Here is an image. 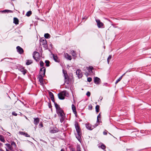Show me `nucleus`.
<instances>
[{"label": "nucleus", "instance_id": "nucleus-38", "mask_svg": "<svg viewBox=\"0 0 151 151\" xmlns=\"http://www.w3.org/2000/svg\"><path fill=\"white\" fill-rule=\"evenodd\" d=\"M77 151H81L80 146L79 145H77Z\"/></svg>", "mask_w": 151, "mask_h": 151}, {"label": "nucleus", "instance_id": "nucleus-58", "mask_svg": "<svg viewBox=\"0 0 151 151\" xmlns=\"http://www.w3.org/2000/svg\"><path fill=\"white\" fill-rule=\"evenodd\" d=\"M2 129L3 130H4V129H3V128H2Z\"/></svg>", "mask_w": 151, "mask_h": 151}, {"label": "nucleus", "instance_id": "nucleus-41", "mask_svg": "<svg viewBox=\"0 0 151 151\" xmlns=\"http://www.w3.org/2000/svg\"><path fill=\"white\" fill-rule=\"evenodd\" d=\"M92 79L91 77H88L87 78V81L90 82L92 81Z\"/></svg>", "mask_w": 151, "mask_h": 151}, {"label": "nucleus", "instance_id": "nucleus-19", "mask_svg": "<svg viewBox=\"0 0 151 151\" xmlns=\"http://www.w3.org/2000/svg\"><path fill=\"white\" fill-rule=\"evenodd\" d=\"M54 105L56 109V112L57 111H58L62 109L60 107V106L58 105L56 103H55Z\"/></svg>", "mask_w": 151, "mask_h": 151}, {"label": "nucleus", "instance_id": "nucleus-1", "mask_svg": "<svg viewBox=\"0 0 151 151\" xmlns=\"http://www.w3.org/2000/svg\"><path fill=\"white\" fill-rule=\"evenodd\" d=\"M5 145L7 148H6V151H14L17 147L14 141L11 142L10 144H6Z\"/></svg>", "mask_w": 151, "mask_h": 151}, {"label": "nucleus", "instance_id": "nucleus-27", "mask_svg": "<svg viewBox=\"0 0 151 151\" xmlns=\"http://www.w3.org/2000/svg\"><path fill=\"white\" fill-rule=\"evenodd\" d=\"M99 106L98 105H97L96 106V111L97 113L99 112Z\"/></svg>", "mask_w": 151, "mask_h": 151}, {"label": "nucleus", "instance_id": "nucleus-10", "mask_svg": "<svg viewBox=\"0 0 151 151\" xmlns=\"http://www.w3.org/2000/svg\"><path fill=\"white\" fill-rule=\"evenodd\" d=\"M96 22L97 23V25L99 28L102 27L104 26V24L100 22L99 19H96Z\"/></svg>", "mask_w": 151, "mask_h": 151}, {"label": "nucleus", "instance_id": "nucleus-59", "mask_svg": "<svg viewBox=\"0 0 151 151\" xmlns=\"http://www.w3.org/2000/svg\"><path fill=\"white\" fill-rule=\"evenodd\" d=\"M143 131H142V132H142V133H143Z\"/></svg>", "mask_w": 151, "mask_h": 151}, {"label": "nucleus", "instance_id": "nucleus-29", "mask_svg": "<svg viewBox=\"0 0 151 151\" xmlns=\"http://www.w3.org/2000/svg\"><path fill=\"white\" fill-rule=\"evenodd\" d=\"M41 42L42 45H45L47 43V41L45 39L41 40Z\"/></svg>", "mask_w": 151, "mask_h": 151}, {"label": "nucleus", "instance_id": "nucleus-30", "mask_svg": "<svg viewBox=\"0 0 151 151\" xmlns=\"http://www.w3.org/2000/svg\"><path fill=\"white\" fill-rule=\"evenodd\" d=\"M2 12H4V13H6V12H7V13H9V12L12 13V11H11V10H9L6 9V10H4L3 11H2Z\"/></svg>", "mask_w": 151, "mask_h": 151}, {"label": "nucleus", "instance_id": "nucleus-15", "mask_svg": "<svg viewBox=\"0 0 151 151\" xmlns=\"http://www.w3.org/2000/svg\"><path fill=\"white\" fill-rule=\"evenodd\" d=\"M17 51L20 54H21L24 52V51L22 48L19 46H18L17 47Z\"/></svg>", "mask_w": 151, "mask_h": 151}, {"label": "nucleus", "instance_id": "nucleus-52", "mask_svg": "<svg viewBox=\"0 0 151 151\" xmlns=\"http://www.w3.org/2000/svg\"><path fill=\"white\" fill-rule=\"evenodd\" d=\"M99 119H97V123L96 124H97V123H99Z\"/></svg>", "mask_w": 151, "mask_h": 151}, {"label": "nucleus", "instance_id": "nucleus-9", "mask_svg": "<svg viewBox=\"0 0 151 151\" xmlns=\"http://www.w3.org/2000/svg\"><path fill=\"white\" fill-rule=\"evenodd\" d=\"M46 71V68L45 67H42L40 70V75L44 76Z\"/></svg>", "mask_w": 151, "mask_h": 151}, {"label": "nucleus", "instance_id": "nucleus-31", "mask_svg": "<svg viewBox=\"0 0 151 151\" xmlns=\"http://www.w3.org/2000/svg\"><path fill=\"white\" fill-rule=\"evenodd\" d=\"M32 13V12L31 11H29L27 13L26 15L27 17H29L31 15Z\"/></svg>", "mask_w": 151, "mask_h": 151}, {"label": "nucleus", "instance_id": "nucleus-3", "mask_svg": "<svg viewBox=\"0 0 151 151\" xmlns=\"http://www.w3.org/2000/svg\"><path fill=\"white\" fill-rule=\"evenodd\" d=\"M63 72L64 77L65 83L68 84L69 83L68 76L66 70H63Z\"/></svg>", "mask_w": 151, "mask_h": 151}, {"label": "nucleus", "instance_id": "nucleus-20", "mask_svg": "<svg viewBox=\"0 0 151 151\" xmlns=\"http://www.w3.org/2000/svg\"><path fill=\"white\" fill-rule=\"evenodd\" d=\"M20 133L22 135H24L25 137H30V136L27 133L24 132H20Z\"/></svg>", "mask_w": 151, "mask_h": 151}, {"label": "nucleus", "instance_id": "nucleus-17", "mask_svg": "<svg viewBox=\"0 0 151 151\" xmlns=\"http://www.w3.org/2000/svg\"><path fill=\"white\" fill-rule=\"evenodd\" d=\"M72 109L73 113L75 114L76 116L77 112L76 110V108L73 104H72Z\"/></svg>", "mask_w": 151, "mask_h": 151}, {"label": "nucleus", "instance_id": "nucleus-42", "mask_svg": "<svg viewBox=\"0 0 151 151\" xmlns=\"http://www.w3.org/2000/svg\"><path fill=\"white\" fill-rule=\"evenodd\" d=\"M12 115L15 116H17V114L15 112L13 111L12 112Z\"/></svg>", "mask_w": 151, "mask_h": 151}, {"label": "nucleus", "instance_id": "nucleus-34", "mask_svg": "<svg viewBox=\"0 0 151 151\" xmlns=\"http://www.w3.org/2000/svg\"><path fill=\"white\" fill-rule=\"evenodd\" d=\"M111 57H112L111 55H109V56L107 58V61L108 63V64H109V63L110 60L111 59Z\"/></svg>", "mask_w": 151, "mask_h": 151}, {"label": "nucleus", "instance_id": "nucleus-55", "mask_svg": "<svg viewBox=\"0 0 151 151\" xmlns=\"http://www.w3.org/2000/svg\"><path fill=\"white\" fill-rule=\"evenodd\" d=\"M107 83H104V85H105V86H106V85H107Z\"/></svg>", "mask_w": 151, "mask_h": 151}, {"label": "nucleus", "instance_id": "nucleus-13", "mask_svg": "<svg viewBox=\"0 0 151 151\" xmlns=\"http://www.w3.org/2000/svg\"><path fill=\"white\" fill-rule=\"evenodd\" d=\"M94 83L96 84H99L100 83L101 80L99 78L96 77L94 79Z\"/></svg>", "mask_w": 151, "mask_h": 151}, {"label": "nucleus", "instance_id": "nucleus-48", "mask_svg": "<svg viewBox=\"0 0 151 151\" xmlns=\"http://www.w3.org/2000/svg\"><path fill=\"white\" fill-rule=\"evenodd\" d=\"M89 109L90 110H91L92 108V106L91 105H90L88 106Z\"/></svg>", "mask_w": 151, "mask_h": 151}, {"label": "nucleus", "instance_id": "nucleus-2", "mask_svg": "<svg viewBox=\"0 0 151 151\" xmlns=\"http://www.w3.org/2000/svg\"><path fill=\"white\" fill-rule=\"evenodd\" d=\"M68 93L65 90L61 92L58 94L59 99L61 100L64 99L65 96H68Z\"/></svg>", "mask_w": 151, "mask_h": 151}, {"label": "nucleus", "instance_id": "nucleus-8", "mask_svg": "<svg viewBox=\"0 0 151 151\" xmlns=\"http://www.w3.org/2000/svg\"><path fill=\"white\" fill-rule=\"evenodd\" d=\"M75 126L77 133L79 134V133H81V129L77 122H76Z\"/></svg>", "mask_w": 151, "mask_h": 151}, {"label": "nucleus", "instance_id": "nucleus-24", "mask_svg": "<svg viewBox=\"0 0 151 151\" xmlns=\"http://www.w3.org/2000/svg\"><path fill=\"white\" fill-rule=\"evenodd\" d=\"M0 140L3 142H4L5 141L4 137V136L1 135L0 134Z\"/></svg>", "mask_w": 151, "mask_h": 151}, {"label": "nucleus", "instance_id": "nucleus-47", "mask_svg": "<svg viewBox=\"0 0 151 151\" xmlns=\"http://www.w3.org/2000/svg\"><path fill=\"white\" fill-rule=\"evenodd\" d=\"M52 101L55 104V103H56V102H55V99L54 97L52 98H50Z\"/></svg>", "mask_w": 151, "mask_h": 151}, {"label": "nucleus", "instance_id": "nucleus-32", "mask_svg": "<svg viewBox=\"0 0 151 151\" xmlns=\"http://www.w3.org/2000/svg\"><path fill=\"white\" fill-rule=\"evenodd\" d=\"M45 63H46V66L47 67H48L49 66L50 63V62L48 60H46L45 62Z\"/></svg>", "mask_w": 151, "mask_h": 151}, {"label": "nucleus", "instance_id": "nucleus-50", "mask_svg": "<svg viewBox=\"0 0 151 151\" xmlns=\"http://www.w3.org/2000/svg\"><path fill=\"white\" fill-rule=\"evenodd\" d=\"M39 126H40L41 127H43V125L42 123H41L39 125Z\"/></svg>", "mask_w": 151, "mask_h": 151}, {"label": "nucleus", "instance_id": "nucleus-14", "mask_svg": "<svg viewBox=\"0 0 151 151\" xmlns=\"http://www.w3.org/2000/svg\"><path fill=\"white\" fill-rule=\"evenodd\" d=\"M51 129L50 130V132L52 133H54L57 132H58L59 130L56 127H53L51 128Z\"/></svg>", "mask_w": 151, "mask_h": 151}, {"label": "nucleus", "instance_id": "nucleus-28", "mask_svg": "<svg viewBox=\"0 0 151 151\" xmlns=\"http://www.w3.org/2000/svg\"><path fill=\"white\" fill-rule=\"evenodd\" d=\"M44 37L45 38L48 39L50 37V35L48 33H46L45 34Z\"/></svg>", "mask_w": 151, "mask_h": 151}, {"label": "nucleus", "instance_id": "nucleus-26", "mask_svg": "<svg viewBox=\"0 0 151 151\" xmlns=\"http://www.w3.org/2000/svg\"><path fill=\"white\" fill-rule=\"evenodd\" d=\"M53 58L54 60L56 62H58V58L57 56L55 55H53Z\"/></svg>", "mask_w": 151, "mask_h": 151}, {"label": "nucleus", "instance_id": "nucleus-11", "mask_svg": "<svg viewBox=\"0 0 151 151\" xmlns=\"http://www.w3.org/2000/svg\"><path fill=\"white\" fill-rule=\"evenodd\" d=\"M76 73L78 77L79 78H81L83 76V74L81 71V70L79 69L77 70H76Z\"/></svg>", "mask_w": 151, "mask_h": 151}, {"label": "nucleus", "instance_id": "nucleus-57", "mask_svg": "<svg viewBox=\"0 0 151 151\" xmlns=\"http://www.w3.org/2000/svg\"><path fill=\"white\" fill-rule=\"evenodd\" d=\"M0 151H4L2 149H0Z\"/></svg>", "mask_w": 151, "mask_h": 151}, {"label": "nucleus", "instance_id": "nucleus-33", "mask_svg": "<svg viewBox=\"0 0 151 151\" xmlns=\"http://www.w3.org/2000/svg\"><path fill=\"white\" fill-rule=\"evenodd\" d=\"M71 52V54L74 57H76V55L74 51L72 50Z\"/></svg>", "mask_w": 151, "mask_h": 151}, {"label": "nucleus", "instance_id": "nucleus-5", "mask_svg": "<svg viewBox=\"0 0 151 151\" xmlns=\"http://www.w3.org/2000/svg\"><path fill=\"white\" fill-rule=\"evenodd\" d=\"M33 57L34 59L37 62L39 60V54L36 51H35L33 55Z\"/></svg>", "mask_w": 151, "mask_h": 151}, {"label": "nucleus", "instance_id": "nucleus-12", "mask_svg": "<svg viewBox=\"0 0 151 151\" xmlns=\"http://www.w3.org/2000/svg\"><path fill=\"white\" fill-rule=\"evenodd\" d=\"M44 76H43L39 75L38 78L40 84L42 85L44 84L43 82V78Z\"/></svg>", "mask_w": 151, "mask_h": 151}, {"label": "nucleus", "instance_id": "nucleus-37", "mask_svg": "<svg viewBox=\"0 0 151 151\" xmlns=\"http://www.w3.org/2000/svg\"><path fill=\"white\" fill-rule=\"evenodd\" d=\"M99 147H100V146ZM100 147L103 150H104L105 149L106 146L104 144H102Z\"/></svg>", "mask_w": 151, "mask_h": 151}, {"label": "nucleus", "instance_id": "nucleus-36", "mask_svg": "<svg viewBox=\"0 0 151 151\" xmlns=\"http://www.w3.org/2000/svg\"><path fill=\"white\" fill-rule=\"evenodd\" d=\"M93 68L91 66H90L88 68V70L90 72L91 71H92V70L93 69Z\"/></svg>", "mask_w": 151, "mask_h": 151}, {"label": "nucleus", "instance_id": "nucleus-25", "mask_svg": "<svg viewBox=\"0 0 151 151\" xmlns=\"http://www.w3.org/2000/svg\"><path fill=\"white\" fill-rule=\"evenodd\" d=\"M65 118V116L60 117V121L61 123H62L64 121Z\"/></svg>", "mask_w": 151, "mask_h": 151}, {"label": "nucleus", "instance_id": "nucleus-60", "mask_svg": "<svg viewBox=\"0 0 151 151\" xmlns=\"http://www.w3.org/2000/svg\"><path fill=\"white\" fill-rule=\"evenodd\" d=\"M109 133V134H111Z\"/></svg>", "mask_w": 151, "mask_h": 151}, {"label": "nucleus", "instance_id": "nucleus-53", "mask_svg": "<svg viewBox=\"0 0 151 151\" xmlns=\"http://www.w3.org/2000/svg\"><path fill=\"white\" fill-rule=\"evenodd\" d=\"M71 151H75V149L74 148H73L71 150Z\"/></svg>", "mask_w": 151, "mask_h": 151}, {"label": "nucleus", "instance_id": "nucleus-22", "mask_svg": "<svg viewBox=\"0 0 151 151\" xmlns=\"http://www.w3.org/2000/svg\"><path fill=\"white\" fill-rule=\"evenodd\" d=\"M13 22L15 24H19V20L17 18L14 17Z\"/></svg>", "mask_w": 151, "mask_h": 151}, {"label": "nucleus", "instance_id": "nucleus-40", "mask_svg": "<svg viewBox=\"0 0 151 151\" xmlns=\"http://www.w3.org/2000/svg\"><path fill=\"white\" fill-rule=\"evenodd\" d=\"M44 63L42 61H40V65L41 67H43Z\"/></svg>", "mask_w": 151, "mask_h": 151}, {"label": "nucleus", "instance_id": "nucleus-45", "mask_svg": "<svg viewBox=\"0 0 151 151\" xmlns=\"http://www.w3.org/2000/svg\"><path fill=\"white\" fill-rule=\"evenodd\" d=\"M48 106L50 108H51L52 107V105L49 102L48 103Z\"/></svg>", "mask_w": 151, "mask_h": 151}, {"label": "nucleus", "instance_id": "nucleus-49", "mask_svg": "<svg viewBox=\"0 0 151 151\" xmlns=\"http://www.w3.org/2000/svg\"><path fill=\"white\" fill-rule=\"evenodd\" d=\"M101 118V115H100V114H99L98 116H97V119H99V118Z\"/></svg>", "mask_w": 151, "mask_h": 151}, {"label": "nucleus", "instance_id": "nucleus-46", "mask_svg": "<svg viewBox=\"0 0 151 151\" xmlns=\"http://www.w3.org/2000/svg\"><path fill=\"white\" fill-rule=\"evenodd\" d=\"M52 101L55 104V103H56V102H55V99L54 97L52 98H50Z\"/></svg>", "mask_w": 151, "mask_h": 151}, {"label": "nucleus", "instance_id": "nucleus-18", "mask_svg": "<svg viewBox=\"0 0 151 151\" xmlns=\"http://www.w3.org/2000/svg\"><path fill=\"white\" fill-rule=\"evenodd\" d=\"M64 56L65 58L68 60H71V56L67 53H64Z\"/></svg>", "mask_w": 151, "mask_h": 151}, {"label": "nucleus", "instance_id": "nucleus-43", "mask_svg": "<svg viewBox=\"0 0 151 151\" xmlns=\"http://www.w3.org/2000/svg\"><path fill=\"white\" fill-rule=\"evenodd\" d=\"M86 95L88 96V97H89L90 96V95H91V93H90V92L89 91H88L87 92V93H86Z\"/></svg>", "mask_w": 151, "mask_h": 151}, {"label": "nucleus", "instance_id": "nucleus-35", "mask_svg": "<svg viewBox=\"0 0 151 151\" xmlns=\"http://www.w3.org/2000/svg\"><path fill=\"white\" fill-rule=\"evenodd\" d=\"M49 96L50 98H53V97H54L53 94V93L52 92H49Z\"/></svg>", "mask_w": 151, "mask_h": 151}, {"label": "nucleus", "instance_id": "nucleus-4", "mask_svg": "<svg viewBox=\"0 0 151 151\" xmlns=\"http://www.w3.org/2000/svg\"><path fill=\"white\" fill-rule=\"evenodd\" d=\"M98 124H96L95 125H92L91 124H90L89 123H87L85 124V126L86 128L89 130H92L93 128L96 127L98 125Z\"/></svg>", "mask_w": 151, "mask_h": 151}, {"label": "nucleus", "instance_id": "nucleus-6", "mask_svg": "<svg viewBox=\"0 0 151 151\" xmlns=\"http://www.w3.org/2000/svg\"><path fill=\"white\" fill-rule=\"evenodd\" d=\"M19 70L22 72L23 74L25 75L27 72V70L25 69L22 66H20L18 67Z\"/></svg>", "mask_w": 151, "mask_h": 151}, {"label": "nucleus", "instance_id": "nucleus-7", "mask_svg": "<svg viewBox=\"0 0 151 151\" xmlns=\"http://www.w3.org/2000/svg\"><path fill=\"white\" fill-rule=\"evenodd\" d=\"M56 112L59 117L65 116L64 111L62 109L58 111H57Z\"/></svg>", "mask_w": 151, "mask_h": 151}, {"label": "nucleus", "instance_id": "nucleus-51", "mask_svg": "<svg viewBox=\"0 0 151 151\" xmlns=\"http://www.w3.org/2000/svg\"><path fill=\"white\" fill-rule=\"evenodd\" d=\"M15 103L16 104H17H17H19V103H21V102L20 101H17H17L16 102H15Z\"/></svg>", "mask_w": 151, "mask_h": 151}, {"label": "nucleus", "instance_id": "nucleus-39", "mask_svg": "<svg viewBox=\"0 0 151 151\" xmlns=\"http://www.w3.org/2000/svg\"><path fill=\"white\" fill-rule=\"evenodd\" d=\"M122 79V76H121L115 82V84H116L117 83H118L119 81H121V80Z\"/></svg>", "mask_w": 151, "mask_h": 151}, {"label": "nucleus", "instance_id": "nucleus-44", "mask_svg": "<svg viewBox=\"0 0 151 151\" xmlns=\"http://www.w3.org/2000/svg\"><path fill=\"white\" fill-rule=\"evenodd\" d=\"M108 132V131L106 130H105V131L103 132V133L104 135H106L107 134V132Z\"/></svg>", "mask_w": 151, "mask_h": 151}, {"label": "nucleus", "instance_id": "nucleus-54", "mask_svg": "<svg viewBox=\"0 0 151 151\" xmlns=\"http://www.w3.org/2000/svg\"><path fill=\"white\" fill-rule=\"evenodd\" d=\"M125 73H124L122 76H122V78L125 75Z\"/></svg>", "mask_w": 151, "mask_h": 151}, {"label": "nucleus", "instance_id": "nucleus-56", "mask_svg": "<svg viewBox=\"0 0 151 151\" xmlns=\"http://www.w3.org/2000/svg\"><path fill=\"white\" fill-rule=\"evenodd\" d=\"M100 100H101L103 99V98L102 97H101H101H100Z\"/></svg>", "mask_w": 151, "mask_h": 151}, {"label": "nucleus", "instance_id": "nucleus-21", "mask_svg": "<svg viewBox=\"0 0 151 151\" xmlns=\"http://www.w3.org/2000/svg\"><path fill=\"white\" fill-rule=\"evenodd\" d=\"M76 137L78 140L80 142L81 141V133L79 134L77 133V134L76 135Z\"/></svg>", "mask_w": 151, "mask_h": 151}, {"label": "nucleus", "instance_id": "nucleus-16", "mask_svg": "<svg viewBox=\"0 0 151 151\" xmlns=\"http://www.w3.org/2000/svg\"><path fill=\"white\" fill-rule=\"evenodd\" d=\"M34 124L36 125H37L40 122V119L38 118H34Z\"/></svg>", "mask_w": 151, "mask_h": 151}, {"label": "nucleus", "instance_id": "nucleus-23", "mask_svg": "<svg viewBox=\"0 0 151 151\" xmlns=\"http://www.w3.org/2000/svg\"><path fill=\"white\" fill-rule=\"evenodd\" d=\"M26 65H29L32 63V61L31 60H27L26 61Z\"/></svg>", "mask_w": 151, "mask_h": 151}]
</instances>
